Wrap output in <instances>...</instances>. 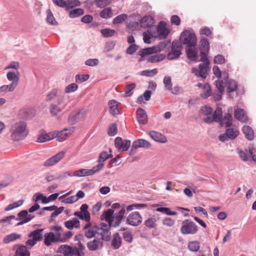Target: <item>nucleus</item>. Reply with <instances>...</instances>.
Here are the masks:
<instances>
[{"label": "nucleus", "mask_w": 256, "mask_h": 256, "mask_svg": "<svg viewBox=\"0 0 256 256\" xmlns=\"http://www.w3.org/2000/svg\"><path fill=\"white\" fill-rule=\"evenodd\" d=\"M188 248L191 252H198L200 248V244L197 241L190 242L188 244Z\"/></svg>", "instance_id": "a18cd8bd"}, {"label": "nucleus", "mask_w": 256, "mask_h": 256, "mask_svg": "<svg viewBox=\"0 0 256 256\" xmlns=\"http://www.w3.org/2000/svg\"><path fill=\"white\" fill-rule=\"evenodd\" d=\"M226 134L230 140H234L239 134L238 130L234 128H227L226 132Z\"/></svg>", "instance_id": "2f4dec72"}, {"label": "nucleus", "mask_w": 256, "mask_h": 256, "mask_svg": "<svg viewBox=\"0 0 256 256\" xmlns=\"http://www.w3.org/2000/svg\"><path fill=\"white\" fill-rule=\"evenodd\" d=\"M156 219L154 216L149 218L144 222V224L148 228H155L157 226Z\"/></svg>", "instance_id": "c9c22d12"}, {"label": "nucleus", "mask_w": 256, "mask_h": 256, "mask_svg": "<svg viewBox=\"0 0 256 256\" xmlns=\"http://www.w3.org/2000/svg\"><path fill=\"white\" fill-rule=\"evenodd\" d=\"M111 220H112V221L110 222V224H111L112 226L116 228V227L120 225V224L122 220V216H114Z\"/></svg>", "instance_id": "5fc2aeb1"}, {"label": "nucleus", "mask_w": 256, "mask_h": 256, "mask_svg": "<svg viewBox=\"0 0 256 256\" xmlns=\"http://www.w3.org/2000/svg\"><path fill=\"white\" fill-rule=\"evenodd\" d=\"M24 200H18V202H14L12 204H10L8 205L7 207H6L4 209L5 211H9L10 210H12L14 208H18L22 204Z\"/></svg>", "instance_id": "864d4df0"}, {"label": "nucleus", "mask_w": 256, "mask_h": 256, "mask_svg": "<svg viewBox=\"0 0 256 256\" xmlns=\"http://www.w3.org/2000/svg\"><path fill=\"white\" fill-rule=\"evenodd\" d=\"M114 214V210L113 209L109 208L103 212L101 215V219L105 220L108 222H110L112 221L111 220L114 216H113Z\"/></svg>", "instance_id": "473e14b6"}, {"label": "nucleus", "mask_w": 256, "mask_h": 256, "mask_svg": "<svg viewBox=\"0 0 256 256\" xmlns=\"http://www.w3.org/2000/svg\"><path fill=\"white\" fill-rule=\"evenodd\" d=\"M43 230V229L42 228L36 229L30 232L28 234V236L29 238H32L36 242L40 240H42L43 237L42 234Z\"/></svg>", "instance_id": "cd10ccee"}, {"label": "nucleus", "mask_w": 256, "mask_h": 256, "mask_svg": "<svg viewBox=\"0 0 256 256\" xmlns=\"http://www.w3.org/2000/svg\"><path fill=\"white\" fill-rule=\"evenodd\" d=\"M166 90H172V78L170 76H166L163 80Z\"/></svg>", "instance_id": "3c124183"}, {"label": "nucleus", "mask_w": 256, "mask_h": 256, "mask_svg": "<svg viewBox=\"0 0 256 256\" xmlns=\"http://www.w3.org/2000/svg\"><path fill=\"white\" fill-rule=\"evenodd\" d=\"M88 169L82 168L76 170L74 173V176H75L81 177L86 176H90Z\"/></svg>", "instance_id": "8fccbe9b"}, {"label": "nucleus", "mask_w": 256, "mask_h": 256, "mask_svg": "<svg viewBox=\"0 0 256 256\" xmlns=\"http://www.w3.org/2000/svg\"><path fill=\"white\" fill-rule=\"evenodd\" d=\"M78 86L76 84L72 83L68 84L65 89V92L66 93H70L75 92L77 90Z\"/></svg>", "instance_id": "e2e57ef3"}, {"label": "nucleus", "mask_w": 256, "mask_h": 256, "mask_svg": "<svg viewBox=\"0 0 256 256\" xmlns=\"http://www.w3.org/2000/svg\"><path fill=\"white\" fill-rule=\"evenodd\" d=\"M117 131L116 124L114 123L110 126L108 133L110 136H114L117 134Z\"/></svg>", "instance_id": "338daca9"}, {"label": "nucleus", "mask_w": 256, "mask_h": 256, "mask_svg": "<svg viewBox=\"0 0 256 256\" xmlns=\"http://www.w3.org/2000/svg\"><path fill=\"white\" fill-rule=\"evenodd\" d=\"M65 152L61 151L48 158L43 164L46 167H50L56 164L64 157Z\"/></svg>", "instance_id": "4468645a"}, {"label": "nucleus", "mask_w": 256, "mask_h": 256, "mask_svg": "<svg viewBox=\"0 0 256 256\" xmlns=\"http://www.w3.org/2000/svg\"><path fill=\"white\" fill-rule=\"evenodd\" d=\"M154 23V18L150 16L142 17L140 21V26L144 28H150Z\"/></svg>", "instance_id": "a211bd4d"}, {"label": "nucleus", "mask_w": 256, "mask_h": 256, "mask_svg": "<svg viewBox=\"0 0 256 256\" xmlns=\"http://www.w3.org/2000/svg\"><path fill=\"white\" fill-rule=\"evenodd\" d=\"M197 225L190 220H185L182 222L180 232L183 234H194L197 232Z\"/></svg>", "instance_id": "423d86ee"}, {"label": "nucleus", "mask_w": 256, "mask_h": 256, "mask_svg": "<svg viewBox=\"0 0 256 256\" xmlns=\"http://www.w3.org/2000/svg\"><path fill=\"white\" fill-rule=\"evenodd\" d=\"M21 235L16 233H12L6 236L3 240V242L5 244H8L10 242H13L17 239L20 238Z\"/></svg>", "instance_id": "e433bc0d"}, {"label": "nucleus", "mask_w": 256, "mask_h": 256, "mask_svg": "<svg viewBox=\"0 0 256 256\" xmlns=\"http://www.w3.org/2000/svg\"><path fill=\"white\" fill-rule=\"evenodd\" d=\"M156 210L158 212H161L164 213L168 216H176L177 214V212L174 211H172L168 208L166 207H159L156 209Z\"/></svg>", "instance_id": "c03bdc74"}, {"label": "nucleus", "mask_w": 256, "mask_h": 256, "mask_svg": "<svg viewBox=\"0 0 256 256\" xmlns=\"http://www.w3.org/2000/svg\"><path fill=\"white\" fill-rule=\"evenodd\" d=\"M212 72L218 78V80H223V72H221L218 66H215L213 67Z\"/></svg>", "instance_id": "4d7b16f0"}, {"label": "nucleus", "mask_w": 256, "mask_h": 256, "mask_svg": "<svg viewBox=\"0 0 256 256\" xmlns=\"http://www.w3.org/2000/svg\"><path fill=\"white\" fill-rule=\"evenodd\" d=\"M168 43V42H160L157 46H153L155 54L162 50L166 46Z\"/></svg>", "instance_id": "6e6d98bb"}, {"label": "nucleus", "mask_w": 256, "mask_h": 256, "mask_svg": "<svg viewBox=\"0 0 256 256\" xmlns=\"http://www.w3.org/2000/svg\"><path fill=\"white\" fill-rule=\"evenodd\" d=\"M6 78L12 85L17 87L20 78V74L18 70H10L6 74Z\"/></svg>", "instance_id": "2eb2a0df"}, {"label": "nucleus", "mask_w": 256, "mask_h": 256, "mask_svg": "<svg viewBox=\"0 0 256 256\" xmlns=\"http://www.w3.org/2000/svg\"><path fill=\"white\" fill-rule=\"evenodd\" d=\"M16 87L10 84H4L0 86V94L4 95L9 92H11L14 90Z\"/></svg>", "instance_id": "f704fd0d"}, {"label": "nucleus", "mask_w": 256, "mask_h": 256, "mask_svg": "<svg viewBox=\"0 0 256 256\" xmlns=\"http://www.w3.org/2000/svg\"><path fill=\"white\" fill-rule=\"evenodd\" d=\"M242 132L245 134L246 138L249 140H252L254 138L253 130L248 126H244L242 129Z\"/></svg>", "instance_id": "c756f323"}, {"label": "nucleus", "mask_w": 256, "mask_h": 256, "mask_svg": "<svg viewBox=\"0 0 256 256\" xmlns=\"http://www.w3.org/2000/svg\"><path fill=\"white\" fill-rule=\"evenodd\" d=\"M122 244V238L118 232H116L113 236V238L112 240V246L114 249H118Z\"/></svg>", "instance_id": "c85d7f7f"}, {"label": "nucleus", "mask_w": 256, "mask_h": 256, "mask_svg": "<svg viewBox=\"0 0 256 256\" xmlns=\"http://www.w3.org/2000/svg\"><path fill=\"white\" fill-rule=\"evenodd\" d=\"M65 226L68 230H72L74 228H78L80 226V220L76 218L64 222Z\"/></svg>", "instance_id": "a878e982"}, {"label": "nucleus", "mask_w": 256, "mask_h": 256, "mask_svg": "<svg viewBox=\"0 0 256 256\" xmlns=\"http://www.w3.org/2000/svg\"><path fill=\"white\" fill-rule=\"evenodd\" d=\"M66 10L68 13L69 16L72 18L79 17L84 14V10L81 8H66Z\"/></svg>", "instance_id": "4be33fe9"}, {"label": "nucleus", "mask_w": 256, "mask_h": 256, "mask_svg": "<svg viewBox=\"0 0 256 256\" xmlns=\"http://www.w3.org/2000/svg\"><path fill=\"white\" fill-rule=\"evenodd\" d=\"M138 122L142 124H145L148 121V116L146 111L142 108H138L136 110Z\"/></svg>", "instance_id": "6ab92c4d"}, {"label": "nucleus", "mask_w": 256, "mask_h": 256, "mask_svg": "<svg viewBox=\"0 0 256 256\" xmlns=\"http://www.w3.org/2000/svg\"><path fill=\"white\" fill-rule=\"evenodd\" d=\"M150 136L156 142L164 143L167 142L166 136L162 134L155 132L152 131L149 134Z\"/></svg>", "instance_id": "5701e85b"}, {"label": "nucleus", "mask_w": 256, "mask_h": 256, "mask_svg": "<svg viewBox=\"0 0 256 256\" xmlns=\"http://www.w3.org/2000/svg\"><path fill=\"white\" fill-rule=\"evenodd\" d=\"M83 230H84V236L88 238H96V235L99 234L98 226L96 224H92L91 222H87L85 226L83 228Z\"/></svg>", "instance_id": "6e6552de"}, {"label": "nucleus", "mask_w": 256, "mask_h": 256, "mask_svg": "<svg viewBox=\"0 0 256 256\" xmlns=\"http://www.w3.org/2000/svg\"><path fill=\"white\" fill-rule=\"evenodd\" d=\"M11 138L13 140L18 141L25 138L28 134L26 123L18 122L12 126Z\"/></svg>", "instance_id": "20e7f679"}, {"label": "nucleus", "mask_w": 256, "mask_h": 256, "mask_svg": "<svg viewBox=\"0 0 256 256\" xmlns=\"http://www.w3.org/2000/svg\"><path fill=\"white\" fill-rule=\"evenodd\" d=\"M212 90L210 86L208 84H206L203 86V92L202 96L204 98H206L211 94Z\"/></svg>", "instance_id": "de8ad7c7"}, {"label": "nucleus", "mask_w": 256, "mask_h": 256, "mask_svg": "<svg viewBox=\"0 0 256 256\" xmlns=\"http://www.w3.org/2000/svg\"><path fill=\"white\" fill-rule=\"evenodd\" d=\"M112 156V154H108L106 152L104 151L100 154L98 162L104 163L107 159Z\"/></svg>", "instance_id": "603ef678"}, {"label": "nucleus", "mask_w": 256, "mask_h": 256, "mask_svg": "<svg viewBox=\"0 0 256 256\" xmlns=\"http://www.w3.org/2000/svg\"><path fill=\"white\" fill-rule=\"evenodd\" d=\"M100 32L104 38L110 37L116 33V30L110 28H103L100 30Z\"/></svg>", "instance_id": "09e8293b"}, {"label": "nucleus", "mask_w": 256, "mask_h": 256, "mask_svg": "<svg viewBox=\"0 0 256 256\" xmlns=\"http://www.w3.org/2000/svg\"><path fill=\"white\" fill-rule=\"evenodd\" d=\"M47 21L48 23L52 25H54L56 24V22L50 10H47Z\"/></svg>", "instance_id": "0e129e2a"}, {"label": "nucleus", "mask_w": 256, "mask_h": 256, "mask_svg": "<svg viewBox=\"0 0 256 256\" xmlns=\"http://www.w3.org/2000/svg\"><path fill=\"white\" fill-rule=\"evenodd\" d=\"M220 122V124L222 127H224L226 128L230 127L232 124V117L230 114H226L223 118L220 119L218 121Z\"/></svg>", "instance_id": "aec40b11"}, {"label": "nucleus", "mask_w": 256, "mask_h": 256, "mask_svg": "<svg viewBox=\"0 0 256 256\" xmlns=\"http://www.w3.org/2000/svg\"><path fill=\"white\" fill-rule=\"evenodd\" d=\"M128 18V15L125 14H120L116 16L112 21L114 24L122 23Z\"/></svg>", "instance_id": "49530a36"}, {"label": "nucleus", "mask_w": 256, "mask_h": 256, "mask_svg": "<svg viewBox=\"0 0 256 256\" xmlns=\"http://www.w3.org/2000/svg\"><path fill=\"white\" fill-rule=\"evenodd\" d=\"M108 222V224L101 222L100 226H98L99 234L103 236V240H104L105 242H109L111 239V232L110 230L112 226L110 222Z\"/></svg>", "instance_id": "9b49d317"}, {"label": "nucleus", "mask_w": 256, "mask_h": 256, "mask_svg": "<svg viewBox=\"0 0 256 256\" xmlns=\"http://www.w3.org/2000/svg\"><path fill=\"white\" fill-rule=\"evenodd\" d=\"M156 30L158 32V38L160 40L166 38L170 32L169 30L166 27V24L162 21L158 23Z\"/></svg>", "instance_id": "dca6fc26"}, {"label": "nucleus", "mask_w": 256, "mask_h": 256, "mask_svg": "<svg viewBox=\"0 0 256 256\" xmlns=\"http://www.w3.org/2000/svg\"><path fill=\"white\" fill-rule=\"evenodd\" d=\"M237 152L240 158L244 162H247L248 160V154L240 148H237Z\"/></svg>", "instance_id": "680f3d73"}, {"label": "nucleus", "mask_w": 256, "mask_h": 256, "mask_svg": "<svg viewBox=\"0 0 256 256\" xmlns=\"http://www.w3.org/2000/svg\"><path fill=\"white\" fill-rule=\"evenodd\" d=\"M187 58L191 61L196 62L198 58L197 52L192 48H188L186 51Z\"/></svg>", "instance_id": "a19ab883"}, {"label": "nucleus", "mask_w": 256, "mask_h": 256, "mask_svg": "<svg viewBox=\"0 0 256 256\" xmlns=\"http://www.w3.org/2000/svg\"><path fill=\"white\" fill-rule=\"evenodd\" d=\"M85 246L79 242L75 246L68 244L61 245L58 250V252L63 256H84Z\"/></svg>", "instance_id": "f03ea898"}, {"label": "nucleus", "mask_w": 256, "mask_h": 256, "mask_svg": "<svg viewBox=\"0 0 256 256\" xmlns=\"http://www.w3.org/2000/svg\"><path fill=\"white\" fill-rule=\"evenodd\" d=\"M234 117L238 120L242 122H246L248 117L246 115L245 111L240 108H237L234 110Z\"/></svg>", "instance_id": "b1692460"}, {"label": "nucleus", "mask_w": 256, "mask_h": 256, "mask_svg": "<svg viewBox=\"0 0 256 256\" xmlns=\"http://www.w3.org/2000/svg\"><path fill=\"white\" fill-rule=\"evenodd\" d=\"M200 50L209 51L210 50V43L207 38H202L200 42Z\"/></svg>", "instance_id": "ea45409f"}, {"label": "nucleus", "mask_w": 256, "mask_h": 256, "mask_svg": "<svg viewBox=\"0 0 256 256\" xmlns=\"http://www.w3.org/2000/svg\"><path fill=\"white\" fill-rule=\"evenodd\" d=\"M111 2V0H95L96 6L98 8H104Z\"/></svg>", "instance_id": "13d9d810"}, {"label": "nucleus", "mask_w": 256, "mask_h": 256, "mask_svg": "<svg viewBox=\"0 0 256 256\" xmlns=\"http://www.w3.org/2000/svg\"><path fill=\"white\" fill-rule=\"evenodd\" d=\"M165 58V56L162 54L153 55L149 58L148 60V62H156L162 60Z\"/></svg>", "instance_id": "37998d69"}, {"label": "nucleus", "mask_w": 256, "mask_h": 256, "mask_svg": "<svg viewBox=\"0 0 256 256\" xmlns=\"http://www.w3.org/2000/svg\"><path fill=\"white\" fill-rule=\"evenodd\" d=\"M136 86L135 83H131L126 86L125 94L126 96H130L132 94L131 91L133 90Z\"/></svg>", "instance_id": "052dcab7"}, {"label": "nucleus", "mask_w": 256, "mask_h": 256, "mask_svg": "<svg viewBox=\"0 0 256 256\" xmlns=\"http://www.w3.org/2000/svg\"><path fill=\"white\" fill-rule=\"evenodd\" d=\"M52 242H55L54 234L52 232L46 234L44 235V244L46 246H50Z\"/></svg>", "instance_id": "58836bf2"}, {"label": "nucleus", "mask_w": 256, "mask_h": 256, "mask_svg": "<svg viewBox=\"0 0 256 256\" xmlns=\"http://www.w3.org/2000/svg\"><path fill=\"white\" fill-rule=\"evenodd\" d=\"M103 236H100V238H94L88 242L86 243V246L90 251H96L99 250L103 248V242L105 241L103 240Z\"/></svg>", "instance_id": "f8f14e48"}, {"label": "nucleus", "mask_w": 256, "mask_h": 256, "mask_svg": "<svg viewBox=\"0 0 256 256\" xmlns=\"http://www.w3.org/2000/svg\"><path fill=\"white\" fill-rule=\"evenodd\" d=\"M110 106V112L113 116L119 114V110L118 109V102L115 100H111L108 102Z\"/></svg>", "instance_id": "7c9ffc66"}, {"label": "nucleus", "mask_w": 256, "mask_h": 256, "mask_svg": "<svg viewBox=\"0 0 256 256\" xmlns=\"http://www.w3.org/2000/svg\"><path fill=\"white\" fill-rule=\"evenodd\" d=\"M138 46L136 44H131L127 48L126 52L128 54H134L138 49Z\"/></svg>", "instance_id": "774afa93"}, {"label": "nucleus", "mask_w": 256, "mask_h": 256, "mask_svg": "<svg viewBox=\"0 0 256 256\" xmlns=\"http://www.w3.org/2000/svg\"><path fill=\"white\" fill-rule=\"evenodd\" d=\"M150 146V143L144 139H139L133 142L132 147V151L136 150L138 148H149Z\"/></svg>", "instance_id": "412c9836"}, {"label": "nucleus", "mask_w": 256, "mask_h": 256, "mask_svg": "<svg viewBox=\"0 0 256 256\" xmlns=\"http://www.w3.org/2000/svg\"><path fill=\"white\" fill-rule=\"evenodd\" d=\"M64 96L58 97L57 104H52L50 106V112L52 116H56L58 114L66 107V104L64 103Z\"/></svg>", "instance_id": "9d476101"}, {"label": "nucleus", "mask_w": 256, "mask_h": 256, "mask_svg": "<svg viewBox=\"0 0 256 256\" xmlns=\"http://www.w3.org/2000/svg\"><path fill=\"white\" fill-rule=\"evenodd\" d=\"M16 254L17 256H30V252L27 250L26 246L21 245L18 246L16 251Z\"/></svg>", "instance_id": "72a5a7b5"}, {"label": "nucleus", "mask_w": 256, "mask_h": 256, "mask_svg": "<svg viewBox=\"0 0 256 256\" xmlns=\"http://www.w3.org/2000/svg\"><path fill=\"white\" fill-rule=\"evenodd\" d=\"M55 134L56 132H50L48 133L42 134L38 136L36 142H38L42 143L52 140L54 138Z\"/></svg>", "instance_id": "393cba45"}, {"label": "nucleus", "mask_w": 256, "mask_h": 256, "mask_svg": "<svg viewBox=\"0 0 256 256\" xmlns=\"http://www.w3.org/2000/svg\"><path fill=\"white\" fill-rule=\"evenodd\" d=\"M82 111L80 110L76 112H72L68 117V122L71 124H74L80 118V114Z\"/></svg>", "instance_id": "bb28decb"}, {"label": "nucleus", "mask_w": 256, "mask_h": 256, "mask_svg": "<svg viewBox=\"0 0 256 256\" xmlns=\"http://www.w3.org/2000/svg\"><path fill=\"white\" fill-rule=\"evenodd\" d=\"M130 140H122V138L117 137L114 140V146L119 152H126L128 150L130 146Z\"/></svg>", "instance_id": "ddd939ff"}, {"label": "nucleus", "mask_w": 256, "mask_h": 256, "mask_svg": "<svg viewBox=\"0 0 256 256\" xmlns=\"http://www.w3.org/2000/svg\"><path fill=\"white\" fill-rule=\"evenodd\" d=\"M208 51L200 50V60L204 64H200L198 65V69L196 68H192V72L198 77H200L204 80L207 76V73L209 70V62L208 58L206 52Z\"/></svg>", "instance_id": "7ed1b4c3"}, {"label": "nucleus", "mask_w": 256, "mask_h": 256, "mask_svg": "<svg viewBox=\"0 0 256 256\" xmlns=\"http://www.w3.org/2000/svg\"><path fill=\"white\" fill-rule=\"evenodd\" d=\"M180 43L186 44L189 48L194 47L197 43V39L195 34L189 30H184L180 34Z\"/></svg>", "instance_id": "39448f33"}, {"label": "nucleus", "mask_w": 256, "mask_h": 256, "mask_svg": "<svg viewBox=\"0 0 256 256\" xmlns=\"http://www.w3.org/2000/svg\"><path fill=\"white\" fill-rule=\"evenodd\" d=\"M214 84L216 88L214 96L216 100H220L222 99L225 87L226 88V91L230 98H233L234 92H236V96H237L238 84L236 80L228 78V74L227 72L224 71L223 72V80H216Z\"/></svg>", "instance_id": "f257e3e1"}, {"label": "nucleus", "mask_w": 256, "mask_h": 256, "mask_svg": "<svg viewBox=\"0 0 256 256\" xmlns=\"http://www.w3.org/2000/svg\"><path fill=\"white\" fill-rule=\"evenodd\" d=\"M90 78L88 74H78L76 76V82L78 83H82L87 80Z\"/></svg>", "instance_id": "bf43d9fd"}, {"label": "nucleus", "mask_w": 256, "mask_h": 256, "mask_svg": "<svg viewBox=\"0 0 256 256\" xmlns=\"http://www.w3.org/2000/svg\"><path fill=\"white\" fill-rule=\"evenodd\" d=\"M214 64H222L226 62V60L222 55L218 54L214 56Z\"/></svg>", "instance_id": "69168bd1"}, {"label": "nucleus", "mask_w": 256, "mask_h": 256, "mask_svg": "<svg viewBox=\"0 0 256 256\" xmlns=\"http://www.w3.org/2000/svg\"><path fill=\"white\" fill-rule=\"evenodd\" d=\"M153 54H155L153 47L141 49L138 51V54L142 58Z\"/></svg>", "instance_id": "79ce46f5"}, {"label": "nucleus", "mask_w": 256, "mask_h": 256, "mask_svg": "<svg viewBox=\"0 0 256 256\" xmlns=\"http://www.w3.org/2000/svg\"><path fill=\"white\" fill-rule=\"evenodd\" d=\"M142 222V218L139 212H130L126 218V224L133 226H138Z\"/></svg>", "instance_id": "1a4fd4ad"}, {"label": "nucleus", "mask_w": 256, "mask_h": 256, "mask_svg": "<svg viewBox=\"0 0 256 256\" xmlns=\"http://www.w3.org/2000/svg\"><path fill=\"white\" fill-rule=\"evenodd\" d=\"M182 44L178 41H173L171 46V51L167 54L169 60H176L179 58L182 54Z\"/></svg>", "instance_id": "0eeeda50"}, {"label": "nucleus", "mask_w": 256, "mask_h": 256, "mask_svg": "<svg viewBox=\"0 0 256 256\" xmlns=\"http://www.w3.org/2000/svg\"><path fill=\"white\" fill-rule=\"evenodd\" d=\"M100 16L105 19L112 17V8L110 7L104 8L100 12Z\"/></svg>", "instance_id": "4c0bfd02"}, {"label": "nucleus", "mask_w": 256, "mask_h": 256, "mask_svg": "<svg viewBox=\"0 0 256 256\" xmlns=\"http://www.w3.org/2000/svg\"><path fill=\"white\" fill-rule=\"evenodd\" d=\"M74 130V127H72L70 128H65L62 130L56 133L54 138H56L58 141L62 142L65 140L66 138L68 136V134L73 132Z\"/></svg>", "instance_id": "f3484780"}]
</instances>
